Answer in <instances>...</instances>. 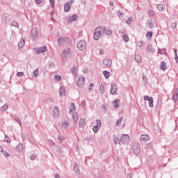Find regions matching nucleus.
Returning <instances> with one entry per match:
<instances>
[{
    "label": "nucleus",
    "instance_id": "1",
    "mask_svg": "<svg viewBox=\"0 0 178 178\" xmlns=\"http://www.w3.org/2000/svg\"><path fill=\"white\" fill-rule=\"evenodd\" d=\"M61 56L63 60H66L67 58H70V56H72V51L70 48L67 47V49H63Z\"/></svg>",
    "mask_w": 178,
    "mask_h": 178
},
{
    "label": "nucleus",
    "instance_id": "2",
    "mask_svg": "<svg viewBox=\"0 0 178 178\" xmlns=\"http://www.w3.org/2000/svg\"><path fill=\"white\" fill-rule=\"evenodd\" d=\"M69 38L67 37H60L58 39V43L59 47H65L66 44H69Z\"/></svg>",
    "mask_w": 178,
    "mask_h": 178
},
{
    "label": "nucleus",
    "instance_id": "3",
    "mask_svg": "<svg viewBox=\"0 0 178 178\" xmlns=\"http://www.w3.org/2000/svg\"><path fill=\"white\" fill-rule=\"evenodd\" d=\"M102 35V32H101V26L97 27L95 29V33L93 34V38L95 41H98L99 40V37Z\"/></svg>",
    "mask_w": 178,
    "mask_h": 178
},
{
    "label": "nucleus",
    "instance_id": "4",
    "mask_svg": "<svg viewBox=\"0 0 178 178\" xmlns=\"http://www.w3.org/2000/svg\"><path fill=\"white\" fill-rule=\"evenodd\" d=\"M76 47L79 51H86L87 48V42L85 40H81L77 42Z\"/></svg>",
    "mask_w": 178,
    "mask_h": 178
},
{
    "label": "nucleus",
    "instance_id": "5",
    "mask_svg": "<svg viewBox=\"0 0 178 178\" xmlns=\"http://www.w3.org/2000/svg\"><path fill=\"white\" fill-rule=\"evenodd\" d=\"M100 30L102 34H106V35H112V31H111L108 27L100 26Z\"/></svg>",
    "mask_w": 178,
    "mask_h": 178
},
{
    "label": "nucleus",
    "instance_id": "6",
    "mask_svg": "<svg viewBox=\"0 0 178 178\" xmlns=\"http://www.w3.org/2000/svg\"><path fill=\"white\" fill-rule=\"evenodd\" d=\"M132 149L135 155H138L141 151V147L139 144L136 143L133 145Z\"/></svg>",
    "mask_w": 178,
    "mask_h": 178
},
{
    "label": "nucleus",
    "instance_id": "7",
    "mask_svg": "<svg viewBox=\"0 0 178 178\" xmlns=\"http://www.w3.org/2000/svg\"><path fill=\"white\" fill-rule=\"evenodd\" d=\"M144 99L145 101L149 102V108H154V99L152 97L146 95L144 97Z\"/></svg>",
    "mask_w": 178,
    "mask_h": 178
},
{
    "label": "nucleus",
    "instance_id": "8",
    "mask_svg": "<svg viewBox=\"0 0 178 178\" xmlns=\"http://www.w3.org/2000/svg\"><path fill=\"white\" fill-rule=\"evenodd\" d=\"M38 30L37 29V28H33L31 30V37L33 40V41H35V40L37 39V35L38 34Z\"/></svg>",
    "mask_w": 178,
    "mask_h": 178
},
{
    "label": "nucleus",
    "instance_id": "9",
    "mask_svg": "<svg viewBox=\"0 0 178 178\" xmlns=\"http://www.w3.org/2000/svg\"><path fill=\"white\" fill-rule=\"evenodd\" d=\"M84 76L83 75H81L78 79L77 81V85L78 86H79L80 88H81L82 86H84Z\"/></svg>",
    "mask_w": 178,
    "mask_h": 178
},
{
    "label": "nucleus",
    "instance_id": "10",
    "mask_svg": "<svg viewBox=\"0 0 178 178\" xmlns=\"http://www.w3.org/2000/svg\"><path fill=\"white\" fill-rule=\"evenodd\" d=\"M103 65H104V66H107V67H111V66H112V60L109 58L103 60Z\"/></svg>",
    "mask_w": 178,
    "mask_h": 178
},
{
    "label": "nucleus",
    "instance_id": "11",
    "mask_svg": "<svg viewBox=\"0 0 178 178\" xmlns=\"http://www.w3.org/2000/svg\"><path fill=\"white\" fill-rule=\"evenodd\" d=\"M151 138L147 134H142L140 137V141H149Z\"/></svg>",
    "mask_w": 178,
    "mask_h": 178
},
{
    "label": "nucleus",
    "instance_id": "12",
    "mask_svg": "<svg viewBox=\"0 0 178 178\" xmlns=\"http://www.w3.org/2000/svg\"><path fill=\"white\" fill-rule=\"evenodd\" d=\"M129 140H130V136H129V135H122L121 136L122 143H128Z\"/></svg>",
    "mask_w": 178,
    "mask_h": 178
},
{
    "label": "nucleus",
    "instance_id": "13",
    "mask_svg": "<svg viewBox=\"0 0 178 178\" xmlns=\"http://www.w3.org/2000/svg\"><path fill=\"white\" fill-rule=\"evenodd\" d=\"M53 115L54 118H59V108L57 106L54 107L53 111Z\"/></svg>",
    "mask_w": 178,
    "mask_h": 178
},
{
    "label": "nucleus",
    "instance_id": "14",
    "mask_svg": "<svg viewBox=\"0 0 178 178\" xmlns=\"http://www.w3.org/2000/svg\"><path fill=\"white\" fill-rule=\"evenodd\" d=\"M47 49L46 46L40 47L38 50V54H44V52H47Z\"/></svg>",
    "mask_w": 178,
    "mask_h": 178
},
{
    "label": "nucleus",
    "instance_id": "15",
    "mask_svg": "<svg viewBox=\"0 0 178 178\" xmlns=\"http://www.w3.org/2000/svg\"><path fill=\"white\" fill-rule=\"evenodd\" d=\"M70 113H76V105L74 104H71L70 106Z\"/></svg>",
    "mask_w": 178,
    "mask_h": 178
},
{
    "label": "nucleus",
    "instance_id": "16",
    "mask_svg": "<svg viewBox=\"0 0 178 178\" xmlns=\"http://www.w3.org/2000/svg\"><path fill=\"white\" fill-rule=\"evenodd\" d=\"M149 29L152 30V29H155V22L152 20V19H150V22L148 23Z\"/></svg>",
    "mask_w": 178,
    "mask_h": 178
},
{
    "label": "nucleus",
    "instance_id": "17",
    "mask_svg": "<svg viewBox=\"0 0 178 178\" xmlns=\"http://www.w3.org/2000/svg\"><path fill=\"white\" fill-rule=\"evenodd\" d=\"M160 69H161V70H166V69H168V65H166L165 61L161 63Z\"/></svg>",
    "mask_w": 178,
    "mask_h": 178
},
{
    "label": "nucleus",
    "instance_id": "18",
    "mask_svg": "<svg viewBox=\"0 0 178 178\" xmlns=\"http://www.w3.org/2000/svg\"><path fill=\"white\" fill-rule=\"evenodd\" d=\"M77 19V15H74L68 18V23H72V22H75Z\"/></svg>",
    "mask_w": 178,
    "mask_h": 178
},
{
    "label": "nucleus",
    "instance_id": "19",
    "mask_svg": "<svg viewBox=\"0 0 178 178\" xmlns=\"http://www.w3.org/2000/svg\"><path fill=\"white\" fill-rule=\"evenodd\" d=\"M79 127H84L86 125V120L84 118H81L79 122Z\"/></svg>",
    "mask_w": 178,
    "mask_h": 178
},
{
    "label": "nucleus",
    "instance_id": "20",
    "mask_svg": "<svg viewBox=\"0 0 178 178\" xmlns=\"http://www.w3.org/2000/svg\"><path fill=\"white\" fill-rule=\"evenodd\" d=\"M25 44H26V42L24 41V40L22 39L20 42L18 43L19 49H21V48H23Z\"/></svg>",
    "mask_w": 178,
    "mask_h": 178
},
{
    "label": "nucleus",
    "instance_id": "21",
    "mask_svg": "<svg viewBox=\"0 0 178 178\" xmlns=\"http://www.w3.org/2000/svg\"><path fill=\"white\" fill-rule=\"evenodd\" d=\"M120 102V100H119V99H116L113 102V105L115 109H117V108H119Z\"/></svg>",
    "mask_w": 178,
    "mask_h": 178
},
{
    "label": "nucleus",
    "instance_id": "22",
    "mask_svg": "<svg viewBox=\"0 0 178 178\" xmlns=\"http://www.w3.org/2000/svg\"><path fill=\"white\" fill-rule=\"evenodd\" d=\"M65 12H69L70 10V4L69 3H66L64 6Z\"/></svg>",
    "mask_w": 178,
    "mask_h": 178
},
{
    "label": "nucleus",
    "instance_id": "23",
    "mask_svg": "<svg viewBox=\"0 0 178 178\" xmlns=\"http://www.w3.org/2000/svg\"><path fill=\"white\" fill-rule=\"evenodd\" d=\"M172 99H174V101H177L178 99V90H175L173 95H172Z\"/></svg>",
    "mask_w": 178,
    "mask_h": 178
},
{
    "label": "nucleus",
    "instance_id": "24",
    "mask_svg": "<svg viewBox=\"0 0 178 178\" xmlns=\"http://www.w3.org/2000/svg\"><path fill=\"white\" fill-rule=\"evenodd\" d=\"M62 127H63L64 129H69V122H68V121H64L62 123Z\"/></svg>",
    "mask_w": 178,
    "mask_h": 178
},
{
    "label": "nucleus",
    "instance_id": "25",
    "mask_svg": "<svg viewBox=\"0 0 178 178\" xmlns=\"http://www.w3.org/2000/svg\"><path fill=\"white\" fill-rule=\"evenodd\" d=\"M103 74H104L105 79H109V77L111 76V73L106 70L103 72Z\"/></svg>",
    "mask_w": 178,
    "mask_h": 178
},
{
    "label": "nucleus",
    "instance_id": "26",
    "mask_svg": "<svg viewBox=\"0 0 178 178\" xmlns=\"http://www.w3.org/2000/svg\"><path fill=\"white\" fill-rule=\"evenodd\" d=\"M72 119L74 123L77 122V118H79V114L77 113H72Z\"/></svg>",
    "mask_w": 178,
    "mask_h": 178
},
{
    "label": "nucleus",
    "instance_id": "27",
    "mask_svg": "<svg viewBox=\"0 0 178 178\" xmlns=\"http://www.w3.org/2000/svg\"><path fill=\"white\" fill-rule=\"evenodd\" d=\"M71 72L73 76H77V68L76 67H72Z\"/></svg>",
    "mask_w": 178,
    "mask_h": 178
},
{
    "label": "nucleus",
    "instance_id": "28",
    "mask_svg": "<svg viewBox=\"0 0 178 178\" xmlns=\"http://www.w3.org/2000/svg\"><path fill=\"white\" fill-rule=\"evenodd\" d=\"M165 8V6L163 4H157V9L158 10H160V12H162L163 9Z\"/></svg>",
    "mask_w": 178,
    "mask_h": 178
},
{
    "label": "nucleus",
    "instance_id": "29",
    "mask_svg": "<svg viewBox=\"0 0 178 178\" xmlns=\"http://www.w3.org/2000/svg\"><path fill=\"white\" fill-rule=\"evenodd\" d=\"M153 34L154 33L152 32L147 31V33H146L147 38H148V40H150V38H152Z\"/></svg>",
    "mask_w": 178,
    "mask_h": 178
},
{
    "label": "nucleus",
    "instance_id": "30",
    "mask_svg": "<svg viewBox=\"0 0 178 178\" xmlns=\"http://www.w3.org/2000/svg\"><path fill=\"white\" fill-rule=\"evenodd\" d=\"M38 74H40V70L38 68H37L36 70H35V71L33 72V76L34 77H38Z\"/></svg>",
    "mask_w": 178,
    "mask_h": 178
},
{
    "label": "nucleus",
    "instance_id": "31",
    "mask_svg": "<svg viewBox=\"0 0 178 178\" xmlns=\"http://www.w3.org/2000/svg\"><path fill=\"white\" fill-rule=\"evenodd\" d=\"M16 148H17V150L20 152L23 151V145L19 144V145L17 146Z\"/></svg>",
    "mask_w": 178,
    "mask_h": 178
},
{
    "label": "nucleus",
    "instance_id": "32",
    "mask_svg": "<svg viewBox=\"0 0 178 178\" xmlns=\"http://www.w3.org/2000/svg\"><path fill=\"white\" fill-rule=\"evenodd\" d=\"M10 26H13L14 27L18 28L19 27V24L17 23V22L13 21L10 23Z\"/></svg>",
    "mask_w": 178,
    "mask_h": 178
},
{
    "label": "nucleus",
    "instance_id": "33",
    "mask_svg": "<svg viewBox=\"0 0 178 178\" xmlns=\"http://www.w3.org/2000/svg\"><path fill=\"white\" fill-rule=\"evenodd\" d=\"M122 40H124V42H129V35H122Z\"/></svg>",
    "mask_w": 178,
    "mask_h": 178
},
{
    "label": "nucleus",
    "instance_id": "34",
    "mask_svg": "<svg viewBox=\"0 0 178 178\" xmlns=\"http://www.w3.org/2000/svg\"><path fill=\"white\" fill-rule=\"evenodd\" d=\"M74 171L75 172L76 175H80V170H79V167H77V165L74 168Z\"/></svg>",
    "mask_w": 178,
    "mask_h": 178
},
{
    "label": "nucleus",
    "instance_id": "35",
    "mask_svg": "<svg viewBox=\"0 0 178 178\" xmlns=\"http://www.w3.org/2000/svg\"><path fill=\"white\" fill-rule=\"evenodd\" d=\"M54 80H56V81H60V80H62V76L59 75H55Z\"/></svg>",
    "mask_w": 178,
    "mask_h": 178
},
{
    "label": "nucleus",
    "instance_id": "36",
    "mask_svg": "<svg viewBox=\"0 0 178 178\" xmlns=\"http://www.w3.org/2000/svg\"><path fill=\"white\" fill-rule=\"evenodd\" d=\"M147 50L149 51V52H154V51H152V44H148L147 46Z\"/></svg>",
    "mask_w": 178,
    "mask_h": 178
},
{
    "label": "nucleus",
    "instance_id": "37",
    "mask_svg": "<svg viewBox=\"0 0 178 178\" xmlns=\"http://www.w3.org/2000/svg\"><path fill=\"white\" fill-rule=\"evenodd\" d=\"M17 77H23L24 76V72H19L16 74Z\"/></svg>",
    "mask_w": 178,
    "mask_h": 178
},
{
    "label": "nucleus",
    "instance_id": "38",
    "mask_svg": "<svg viewBox=\"0 0 178 178\" xmlns=\"http://www.w3.org/2000/svg\"><path fill=\"white\" fill-rule=\"evenodd\" d=\"M135 60L138 62V63H141V58H140V56H135Z\"/></svg>",
    "mask_w": 178,
    "mask_h": 178
},
{
    "label": "nucleus",
    "instance_id": "39",
    "mask_svg": "<svg viewBox=\"0 0 178 178\" xmlns=\"http://www.w3.org/2000/svg\"><path fill=\"white\" fill-rule=\"evenodd\" d=\"M60 97H65V95H66L65 90H60Z\"/></svg>",
    "mask_w": 178,
    "mask_h": 178
},
{
    "label": "nucleus",
    "instance_id": "40",
    "mask_svg": "<svg viewBox=\"0 0 178 178\" xmlns=\"http://www.w3.org/2000/svg\"><path fill=\"white\" fill-rule=\"evenodd\" d=\"M92 129L95 133H97L98 130H99V127L97 125L94 126Z\"/></svg>",
    "mask_w": 178,
    "mask_h": 178
},
{
    "label": "nucleus",
    "instance_id": "41",
    "mask_svg": "<svg viewBox=\"0 0 178 178\" xmlns=\"http://www.w3.org/2000/svg\"><path fill=\"white\" fill-rule=\"evenodd\" d=\"M138 47H139V48H144V41H140V42H138Z\"/></svg>",
    "mask_w": 178,
    "mask_h": 178
},
{
    "label": "nucleus",
    "instance_id": "42",
    "mask_svg": "<svg viewBox=\"0 0 178 178\" xmlns=\"http://www.w3.org/2000/svg\"><path fill=\"white\" fill-rule=\"evenodd\" d=\"M122 120H123V118H121L120 119H119L117 122H116V125L117 126H120V124H122Z\"/></svg>",
    "mask_w": 178,
    "mask_h": 178
},
{
    "label": "nucleus",
    "instance_id": "43",
    "mask_svg": "<svg viewBox=\"0 0 178 178\" xmlns=\"http://www.w3.org/2000/svg\"><path fill=\"white\" fill-rule=\"evenodd\" d=\"M58 140L60 143H62V141H65V136H58Z\"/></svg>",
    "mask_w": 178,
    "mask_h": 178
},
{
    "label": "nucleus",
    "instance_id": "44",
    "mask_svg": "<svg viewBox=\"0 0 178 178\" xmlns=\"http://www.w3.org/2000/svg\"><path fill=\"white\" fill-rule=\"evenodd\" d=\"M111 90H118V86H116V84L111 83Z\"/></svg>",
    "mask_w": 178,
    "mask_h": 178
},
{
    "label": "nucleus",
    "instance_id": "45",
    "mask_svg": "<svg viewBox=\"0 0 178 178\" xmlns=\"http://www.w3.org/2000/svg\"><path fill=\"white\" fill-rule=\"evenodd\" d=\"M49 67H50V69H51V68L54 69V67H55V63H54V62H50V63H49Z\"/></svg>",
    "mask_w": 178,
    "mask_h": 178
},
{
    "label": "nucleus",
    "instance_id": "46",
    "mask_svg": "<svg viewBox=\"0 0 178 178\" xmlns=\"http://www.w3.org/2000/svg\"><path fill=\"white\" fill-rule=\"evenodd\" d=\"M49 2L51 5V8H54V7L55 6V1L54 0H49Z\"/></svg>",
    "mask_w": 178,
    "mask_h": 178
},
{
    "label": "nucleus",
    "instance_id": "47",
    "mask_svg": "<svg viewBox=\"0 0 178 178\" xmlns=\"http://www.w3.org/2000/svg\"><path fill=\"white\" fill-rule=\"evenodd\" d=\"M5 141L6 143H10V138H9V136H6Z\"/></svg>",
    "mask_w": 178,
    "mask_h": 178
},
{
    "label": "nucleus",
    "instance_id": "48",
    "mask_svg": "<svg viewBox=\"0 0 178 178\" xmlns=\"http://www.w3.org/2000/svg\"><path fill=\"white\" fill-rule=\"evenodd\" d=\"M96 123H97L96 126H98L99 127H101V120H97Z\"/></svg>",
    "mask_w": 178,
    "mask_h": 178
},
{
    "label": "nucleus",
    "instance_id": "49",
    "mask_svg": "<svg viewBox=\"0 0 178 178\" xmlns=\"http://www.w3.org/2000/svg\"><path fill=\"white\" fill-rule=\"evenodd\" d=\"M161 54L163 55H166V49L163 48V49H161Z\"/></svg>",
    "mask_w": 178,
    "mask_h": 178
},
{
    "label": "nucleus",
    "instance_id": "50",
    "mask_svg": "<svg viewBox=\"0 0 178 178\" xmlns=\"http://www.w3.org/2000/svg\"><path fill=\"white\" fill-rule=\"evenodd\" d=\"M149 13L150 16H155V13H154V10H150L149 11Z\"/></svg>",
    "mask_w": 178,
    "mask_h": 178
},
{
    "label": "nucleus",
    "instance_id": "51",
    "mask_svg": "<svg viewBox=\"0 0 178 178\" xmlns=\"http://www.w3.org/2000/svg\"><path fill=\"white\" fill-rule=\"evenodd\" d=\"M2 109L4 112H5V111H7L8 110V105L5 104L4 106H3Z\"/></svg>",
    "mask_w": 178,
    "mask_h": 178
},
{
    "label": "nucleus",
    "instance_id": "52",
    "mask_svg": "<svg viewBox=\"0 0 178 178\" xmlns=\"http://www.w3.org/2000/svg\"><path fill=\"white\" fill-rule=\"evenodd\" d=\"M119 138H115L114 140H113V142L115 143V144H119Z\"/></svg>",
    "mask_w": 178,
    "mask_h": 178
},
{
    "label": "nucleus",
    "instance_id": "53",
    "mask_svg": "<svg viewBox=\"0 0 178 178\" xmlns=\"http://www.w3.org/2000/svg\"><path fill=\"white\" fill-rule=\"evenodd\" d=\"M177 26V22H174V23H172L171 27H172V29H176Z\"/></svg>",
    "mask_w": 178,
    "mask_h": 178
},
{
    "label": "nucleus",
    "instance_id": "54",
    "mask_svg": "<svg viewBox=\"0 0 178 178\" xmlns=\"http://www.w3.org/2000/svg\"><path fill=\"white\" fill-rule=\"evenodd\" d=\"M94 88V83H90L88 90H92Z\"/></svg>",
    "mask_w": 178,
    "mask_h": 178
},
{
    "label": "nucleus",
    "instance_id": "55",
    "mask_svg": "<svg viewBox=\"0 0 178 178\" xmlns=\"http://www.w3.org/2000/svg\"><path fill=\"white\" fill-rule=\"evenodd\" d=\"M15 120H16V122H17V123H19V124L20 126H22V121H20V119L16 118Z\"/></svg>",
    "mask_w": 178,
    "mask_h": 178
},
{
    "label": "nucleus",
    "instance_id": "56",
    "mask_svg": "<svg viewBox=\"0 0 178 178\" xmlns=\"http://www.w3.org/2000/svg\"><path fill=\"white\" fill-rule=\"evenodd\" d=\"M131 21L130 20V18H129L128 19H127L126 21H125V23H127V24H130V22H131Z\"/></svg>",
    "mask_w": 178,
    "mask_h": 178
},
{
    "label": "nucleus",
    "instance_id": "57",
    "mask_svg": "<svg viewBox=\"0 0 178 178\" xmlns=\"http://www.w3.org/2000/svg\"><path fill=\"white\" fill-rule=\"evenodd\" d=\"M111 94H113V95L116 94V90H111Z\"/></svg>",
    "mask_w": 178,
    "mask_h": 178
},
{
    "label": "nucleus",
    "instance_id": "58",
    "mask_svg": "<svg viewBox=\"0 0 178 178\" xmlns=\"http://www.w3.org/2000/svg\"><path fill=\"white\" fill-rule=\"evenodd\" d=\"M36 3H38V5H40V3H41V2H42V0H35Z\"/></svg>",
    "mask_w": 178,
    "mask_h": 178
},
{
    "label": "nucleus",
    "instance_id": "59",
    "mask_svg": "<svg viewBox=\"0 0 178 178\" xmlns=\"http://www.w3.org/2000/svg\"><path fill=\"white\" fill-rule=\"evenodd\" d=\"M99 54H100V55H104V54H105V52L104 51V49H101L99 51Z\"/></svg>",
    "mask_w": 178,
    "mask_h": 178
},
{
    "label": "nucleus",
    "instance_id": "60",
    "mask_svg": "<svg viewBox=\"0 0 178 178\" xmlns=\"http://www.w3.org/2000/svg\"><path fill=\"white\" fill-rule=\"evenodd\" d=\"M31 161H34V159H35V156L31 155Z\"/></svg>",
    "mask_w": 178,
    "mask_h": 178
},
{
    "label": "nucleus",
    "instance_id": "61",
    "mask_svg": "<svg viewBox=\"0 0 178 178\" xmlns=\"http://www.w3.org/2000/svg\"><path fill=\"white\" fill-rule=\"evenodd\" d=\"M49 144H50V145H55V142L50 140Z\"/></svg>",
    "mask_w": 178,
    "mask_h": 178
},
{
    "label": "nucleus",
    "instance_id": "62",
    "mask_svg": "<svg viewBox=\"0 0 178 178\" xmlns=\"http://www.w3.org/2000/svg\"><path fill=\"white\" fill-rule=\"evenodd\" d=\"M118 13H120V17H123V13L118 11Z\"/></svg>",
    "mask_w": 178,
    "mask_h": 178
},
{
    "label": "nucleus",
    "instance_id": "63",
    "mask_svg": "<svg viewBox=\"0 0 178 178\" xmlns=\"http://www.w3.org/2000/svg\"><path fill=\"white\" fill-rule=\"evenodd\" d=\"M175 60H176L177 63H178V57H177V56H175Z\"/></svg>",
    "mask_w": 178,
    "mask_h": 178
},
{
    "label": "nucleus",
    "instance_id": "64",
    "mask_svg": "<svg viewBox=\"0 0 178 178\" xmlns=\"http://www.w3.org/2000/svg\"><path fill=\"white\" fill-rule=\"evenodd\" d=\"M55 177H56V178H60V177L58 174H56V175H55Z\"/></svg>",
    "mask_w": 178,
    "mask_h": 178
}]
</instances>
